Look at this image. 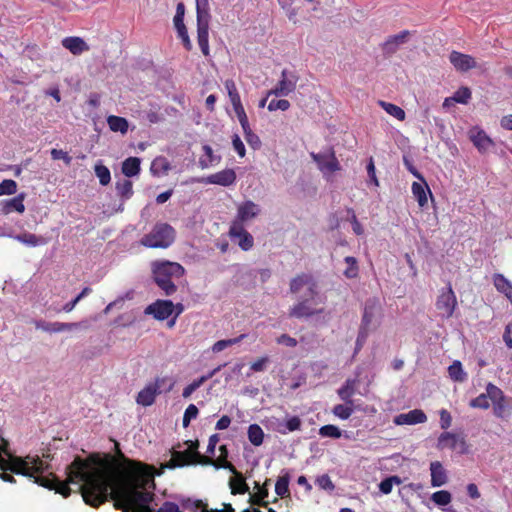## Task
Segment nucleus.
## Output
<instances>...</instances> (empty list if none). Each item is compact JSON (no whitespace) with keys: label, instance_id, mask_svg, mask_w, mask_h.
Returning <instances> with one entry per match:
<instances>
[{"label":"nucleus","instance_id":"obj_1","mask_svg":"<svg viewBox=\"0 0 512 512\" xmlns=\"http://www.w3.org/2000/svg\"><path fill=\"white\" fill-rule=\"evenodd\" d=\"M121 466L115 467L76 458L66 467L67 480L78 485L85 504L97 508L109 497L122 512H154L150 506L155 482L151 468L120 454Z\"/></svg>","mask_w":512,"mask_h":512},{"label":"nucleus","instance_id":"obj_2","mask_svg":"<svg viewBox=\"0 0 512 512\" xmlns=\"http://www.w3.org/2000/svg\"><path fill=\"white\" fill-rule=\"evenodd\" d=\"M43 458L45 460L37 455H27L24 458L12 456L8 451L7 441L0 437V469L34 478L35 483L50 490H55L65 498L68 497L71 489L67 483L59 480L53 473L47 476L42 475L50 468L47 463L50 455H43Z\"/></svg>","mask_w":512,"mask_h":512},{"label":"nucleus","instance_id":"obj_3","mask_svg":"<svg viewBox=\"0 0 512 512\" xmlns=\"http://www.w3.org/2000/svg\"><path fill=\"white\" fill-rule=\"evenodd\" d=\"M153 280L166 296L177 291L174 281L180 279L185 269L179 263L170 261H155L151 264Z\"/></svg>","mask_w":512,"mask_h":512},{"label":"nucleus","instance_id":"obj_4","mask_svg":"<svg viewBox=\"0 0 512 512\" xmlns=\"http://www.w3.org/2000/svg\"><path fill=\"white\" fill-rule=\"evenodd\" d=\"M175 240V230L167 223H157L141 239V244L149 248H168Z\"/></svg>","mask_w":512,"mask_h":512},{"label":"nucleus","instance_id":"obj_5","mask_svg":"<svg viewBox=\"0 0 512 512\" xmlns=\"http://www.w3.org/2000/svg\"><path fill=\"white\" fill-rule=\"evenodd\" d=\"M197 40L202 53L209 55V3L208 0H196Z\"/></svg>","mask_w":512,"mask_h":512},{"label":"nucleus","instance_id":"obj_6","mask_svg":"<svg viewBox=\"0 0 512 512\" xmlns=\"http://www.w3.org/2000/svg\"><path fill=\"white\" fill-rule=\"evenodd\" d=\"M321 302L323 301L318 295L314 296V300H312L311 295L309 293H305V295L300 298L299 302L290 309L289 316L301 319L323 313V308L315 309L312 307L313 304Z\"/></svg>","mask_w":512,"mask_h":512},{"label":"nucleus","instance_id":"obj_7","mask_svg":"<svg viewBox=\"0 0 512 512\" xmlns=\"http://www.w3.org/2000/svg\"><path fill=\"white\" fill-rule=\"evenodd\" d=\"M298 80L299 76L296 72L283 69L279 82L273 89L268 91L267 97L270 95H275L277 97L288 96L296 89Z\"/></svg>","mask_w":512,"mask_h":512},{"label":"nucleus","instance_id":"obj_8","mask_svg":"<svg viewBox=\"0 0 512 512\" xmlns=\"http://www.w3.org/2000/svg\"><path fill=\"white\" fill-rule=\"evenodd\" d=\"M457 306V299L452 287L449 285L447 288H442L437 297L436 308L442 318H450Z\"/></svg>","mask_w":512,"mask_h":512},{"label":"nucleus","instance_id":"obj_9","mask_svg":"<svg viewBox=\"0 0 512 512\" xmlns=\"http://www.w3.org/2000/svg\"><path fill=\"white\" fill-rule=\"evenodd\" d=\"M169 381L167 377H157L154 382L147 384L137 395L136 402L144 407L151 406L161 393V383Z\"/></svg>","mask_w":512,"mask_h":512},{"label":"nucleus","instance_id":"obj_10","mask_svg":"<svg viewBox=\"0 0 512 512\" xmlns=\"http://www.w3.org/2000/svg\"><path fill=\"white\" fill-rule=\"evenodd\" d=\"M236 181V173L233 169H224L206 177L193 178L192 182L203 184H215L223 187L231 186Z\"/></svg>","mask_w":512,"mask_h":512},{"label":"nucleus","instance_id":"obj_11","mask_svg":"<svg viewBox=\"0 0 512 512\" xmlns=\"http://www.w3.org/2000/svg\"><path fill=\"white\" fill-rule=\"evenodd\" d=\"M229 236L233 241H237L238 246L243 251H249L254 245L253 236L244 228L240 222H233L229 229Z\"/></svg>","mask_w":512,"mask_h":512},{"label":"nucleus","instance_id":"obj_12","mask_svg":"<svg viewBox=\"0 0 512 512\" xmlns=\"http://www.w3.org/2000/svg\"><path fill=\"white\" fill-rule=\"evenodd\" d=\"M214 467L216 469H227L235 475V477L229 480V486L231 488L232 494H244L249 491V487L246 484L242 474L236 470L235 466L232 463L228 461H224L223 463H214Z\"/></svg>","mask_w":512,"mask_h":512},{"label":"nucleus","instance_id":"obj_13","mask_svg":"<svg viewBox=\"0 0 512 512\" xmlns=\"http://www.w3.org/2000/svg\"><path fill=\"white\" fill-rule=\"evenodd\" d=\"M468 137L481 154L487 153L495 145L487 133L478 126H474L469 130Z\"/></svg>","mask_w":512,"mask_h":512},{"label":"nucleus","instance_id":"obj_14","mask_svg":"<svg viewBox=\"0 0 512 512\" xmlns=\"http://www.w3.org/2000/svg\"><path fill=\"white\" fill-rule=\"evenodd\" d=\"M174 311V304L170 300H157L154 303L148 305L144 313L146 315H152L155 319L163 321L168 319Z\"/></svg>","mask_w":512,"mask_h":512},{"label":"nucleus","instance_id":"obj_15","mask_svg":"<svg viewBox=\"0 0 512 512\" xmlns=\"http://www.w3.org/2000/svg\"><path fill=\"white\" fill-rule=\"evenodd\" d=\"M311 158L317 164L318 168L323 173H332L339 170V162L335 157V154L331 151L324 153H314L312 152Z\"/></svg>","mask_w":512,"mask_h":512},{"label":"nucleus","instance_id":"obj_16","mask_svg":"<svg viewBox=\"0 0 512 512\" xmlns=\"http://www.w3.org/2000/svg\"><path fill=\"white\" fill-rule=\"evenodd\" d=\"M303 287H307L306 293H309L311 299L314 300V296H317L316 283L308 274L298 275L290 282V291L292 293H299Z\"/></svg>","mask_w":512,"mask_h":512},{"label":"nucleus","instance_id":"obj_17","mask_svg":"<svg viewBox=\"0 0 512 512\" xmlns=\"http://www.w3.org/2000/svg\"><path fill=\"white\" fill-rule=\"evenodd\" d=\"M449 61L453 67L460 72H467L476 67L475 59L458 51H452L449 55Z\"/></svg>","mask_w":512,"mask_h":512},{"label":"nucleus","instance_id":"obj_18","mask_svg":"<svg viewBox=\"0 0 512 512\" xmlns=\"http://www.w3.org/2000/svg\"><path fill=\"white\" fill-rule=\"evenodd\" d=\"M259 213L260 207L258 204L251 200L244 201L238 206L237 216L233 222H240L243 225L244 222L257 217Z\"/></svg>","mask_w":512,"mask_h":512},{"label":"nucleus","instance_id":"obj_19","mask_svg":"<svg viewBox=\"0 0 512 512\" xmlns=\"http://www.w3.org/2000/svg\"><path fill=\"white\" fill-rule=\"evenodd\" d=\"M452 440V443L449 445L451 449H458L460 453H466L468 450L467 443L463 437H460L457 434L444 432L438 438V447L445 448L447 446L446 441Z\"/></svg>","mask_w":512,"mask_h":512},{"label":"nucleus","instance_id":"obj_20","mask_svg":"<svg viewBox=\"0 0 512 512\" xmlns=\"http://www.w3.org/2000/svg\"><path fill=\"white\" fill-rule=\"evenodd\" d=\"M426 420L427 416L422 410L414 409L407 413H401L397 415L394 419V422L397 425H415L424 423Z\"/></svg>","mask_w":512,"mask_h":512},{"label":"nucleus","instance_id":"obj_21","mask_svg":"<svg viewBox=\"0 0 512 512\" xmlns=\"http://www.w3.org/2000/svg\"><path fill=\"white\" fill-rule=\"evenodd\" d=\"M411 190L414 198L418 202V205L421 208H424L428 203L427 194L432 197L431 190L425 179L423 178V180H420V182H413Z\"/></svg>","mask_w":512,"mask_h":512},{"label":"nucleus","instance_id":"obj_22","mask_svg":"<svg viewBox=\"0 0 512 512\" xmlns=\"http://www.w3.org/2000/svg\"><path fill=\"white\" fill-rule=\"evenodd\" d=\"M26 197L25 193H20L14 198L4 200L2 202L1 212L4 215H8L12 212H17L22 214L25 211L24 199Z\"/></svg>","mask_w":512,"mask_h":512},{"label":"nucleus","instance_id":"obj_23","mask_svg":"<svg viewBox=\"0 0 512 512\" xmlns=\"http://www.w3.org/2000/svg\"><path fill=\"white\" fill-rule=\"evenodd\" d=\"M62 45L74 55H80L89 50L88 44L80 37H66L62 40Z\"/></svg>","mask_w":512,"mask_h":512},{"label":"nucleus","instance_id":"obj_24","mask_svg":"<svg viewBox=\"0 0 512 512\" xmlns=\"http://www.w3.org/2000/svg\"><path fill=\"white\" fill-rule=\"evenodd\" d=\"M431 485L433 487L443 486L447 482V474L443 465L439 461L431 462Z\"/></svg>","mask_w":512,"mask_h":512},{"label":"nucleus","instance_id":"obj_25","mask_svg":"<svg viewBox=\"0 0 512 512\" xmlns=\"http://www.w3.org/2000/svg\"><path fill=\"white\" fill-rule=\"evenodd\" d=\"M357 385L356 379H347L344 384L337 390L339 398L346 404L353 405V395Z\"/></svg>","mask_w":512,"mask_h":512},{"label":"nucleus","instance_id":"obj_26","mask_svg":"<svg viewBox=\"0 0 512 512\" xmlns=\"http://www.w3.org/2000/svg\"><path fill=\"white\" fill-rule=\"evenodd\" d=\"M377 307L373 301H367L364 306L360 329L370 332V326L375 318Z\"/></svg>","mask_w":512,"mask_h":512},{"label":"nucleus","instance_id":"obj_27","mask_svg":"<svg viewBox=\"0 0 512 512\" xmlns=\"http://www.w3.org/2000/svg\"><path fill=\"white\" fill-rule=\"evenodd\" d=\"M141 160L138 157H129L122 163V173L126 177H134L140 173Z\"/></svg>","mask_w":512,"mask_h":512},{"label":"nucleus","instance_id":"obj_28","mask_svg":"<svg viewBox=\"0 0 512 512\" xmlns=\"http://www.w3.org/2000/svg\"><path fill=\"white\" fill-rule=\"evenodd\" d=\"M448 374L452 381L463 383L467 380L468 375L464 371L462 363L459 360H455L448 367Z\"/></svg>","mask_w":512,"mask_h":512},{"label":"nucleus","instance_id":"obj_29","mask_svg":"<svg viewBox=\"0 0 512 512\" xmlns=\"http://www.w3.org/2000/svg\"><path fill=\"white\" fill-rule=\"evenodd\" d=\"M107 124L111 131L121 134H126L129 128V123L125 118L115 115L107 117Z\"/></svg>","mask_w":512,"mask_h":512},{"label":"nucleus","instance_id":"obj_30","mask_svg":"<svg viewBox=\"0 0 512 512\" xmlns=\"http://www.w3.org/2000/svg\"><path fill=\"white\" fill-rule=\"evenodd\" d=\"M202 149L204 151V155L200 157L198 162L201 169H207L214 163H218L220 161V157L214 155L213 150L209 145H203Z\"/></svg>","mask_w":512,"mask_h":512},{"label":"nucleus","instance_id":"obj_31","mask_svg":"<svg viewBox=\"0 0 512 512\" xmlns=\"http://www.w3.org/2000/svg\"><path fill=\"white\" fill-rule=\"evenodd\" d=\"M115 188L123 202L129 200L133 196V184L130 180L124 179L122 181H118Z\"/></svg>","mask_w":512,"mask_h":512},{"label":"nucleus","instance_id":"obj_32","mask_svg":"<svg viewBox=\"0 0 512 512\" xmlns=\"http://www.w3.org/2000/svg\"><path fill=\"white\" fill-rule=\"evenodd\" d=\"M170 170V163L165 157L155 158L150 167V171L154 176L166 174Z\"/></svg>","mask_w":512,"mask_h":512},{"label":"nucleus","instance_id":"obj_33","mask_svg":"<svg viewBox=\"0 0 512 512\" xmlns=\"http://www.w3.org/2000/svg\"><path fill=\"white\" fill-rule=\"evenodd\" d=\"M248 439L254 446H260L263 443L264 432L258 424H251L248 427Z\"/></svg>","mask_w":512,"mask_h":512},{"label":"nucleus","instance_id":"obj_34","mask_svg":"<svg viewBox=\"0 0 512 512\" xmlns=\"http://www.w3.org/2000/svg\"><path fill=\"white\" fill-rule=\"evenodd\" d=\"M14 239L30 247H36L43 243L40 237L28 232L14 236Z\"/></svg>","mask_w":512,"mask_h":512},{"label":"nucleus","instance_id":"obj_35","mask_svg":"<svg viewBox=\"0 0 512 512\" xmlns=\"http://www.w3.org/2000/svg\"><path fill=\"white\" fill-rule=\"evenodd\" d=\"M95 175L98 177L101 185L106 186L111 181L110 170L101 162L96 163L94 167Z\"/></svg>","mask_w":512,"mask_h":512},{"label":"nucleus","instance_id":"obj_36","mask_svg":"<svg viewBox=\"0 0 512 512\" xmlns=\"http://www.w3.org/2000/svg\"><path fill=\"white\" fill-rule=\"evenodd\" d=\"M245 337H246V335L242 334L236 338L219 340V341L215 342L214 345L212 346V351L214 353H219V352L223 351L224 349L239 343Z\"/></svg>","mask_w":512,"mask_h":512},{"label":"nucleus","instance_id":"obj_37","mask_svg":"<svg viewBox=\"0 0 512 512\" xmlns=\"http://www.w3.org/2000/svg\"><path fill=\"white\" fill-rule=\"evenodd\" d=\"M219 450L221 452V455L215 461L212 460L211 458L202 456L199 452H196V456L201 459L200 463H202L204 465H213L214 466V463H219V462L223 463L224 461H227L228 449H227L226 445H221L219 447Z\"/></svg>","mask_w":512,"mask_h":512},{"label":"nucleus","instance_id":"obj_38","mask_svg":"<svg viewBox=\"0 0 512 512\" xmlns=\"http://www.w3.org/2000/svg\"><path fill=\"white\" fill-rule=\"evenodd\" d=\"M354 412L353 405L349 404H337L333 407L332 413L342 419L347 420Z\"/></svg>","mask_w":512,"mask_h":512},{"label":"nucleus","instance_id":"obj_39","mask_svg":"<svg viewBox=\"0 0 512 512\" xmlns=\"http://www.w3.org/2000/svg\"><path fill=\"white\" fill-rule=\"evenodd\" d=\"M319 435L321 437L339 439L343 436V432L335 425L328 424L324 425L319 429Z\"/></svg>","mask_w":512,"mask_h":512},{"label":"nucleus","instance_id":"obj_40","mask_svg":"<svg viewBox=\"0 0 512 512\" xmlns=\"http://www.w3.org/2000/svg\"><path fill=\"white\" fill-rule=\"evenodd\" d=\"M493 281L496 289L505 296L509 294V290H512L511 283L502 274H495Z\"/></svg>","mask_w":512,"mask_h":512},{"label":"nucleus","instance_id":"obj_41","mask_svg":"<svg viewBox=\"0 0 512 512\" xmlns=\"http://www.w3.org/2000/svg\"><path fill=\"white\" fill-rule=\"evenodd\" d=\"M380 105L389 115L395 117L396 119L401 121L405 119V112L401 107L384 101H381Z\"/></svg>","mask_w":512,"mask_h":512},{"label":"nucleus","instance_id":"obj_42","mask_svg":"<svg viewBox=\"0 0 512 512\" xmlns=\"http://www.w3.org/2000/svg\"><path fill=\"white\" fill-rule=\"evenodd\" d=\"M472 93L468 87L459 88L451 97L454 103L467 104L471 99Z\"/></svg>","mask_w":512,"mask_h":512},{"label":"nucleus","instance_id":"obj_43","mask_svg":"<svg viewBox=\"0 0 512 512\" xmlns=\"http://www.w3.org/2000/svg\"><path fill=\"white\" fill-rule=\"evenodd\" d=\"M35 328L40 329L49 333H59V322H47L44 320H34L33 321Z\"/></svg>","mask_w":512,"mask_h":512},{"label":"nucleus","instance_id":"obj_44","mask_svg":"<svg viewBox=\"0 0 512 512\" xmlns=\"http://www.w3.org/2000/svg\"><path fill=\"white\" fill-rule=\"evenodd\" d=\"M451 494L446 490H440L434 492L431 496V500L438 506H446L451 502Z\"/></svg>","mask_w":512,"mask_h":512},{"label":"nucleus","instance_id":"obj_45","mask_svg":"<svg viewBox=\"0 0 512 512\" xmlns=\"http://www.w3.org/2000/svg\"><path fill=\"white\" fill-rule=\"evenodd\" d=\"M486 395L488 399H490L493 402L504 400L505 395L503 391L494 385L493 383H488L486 386Z\"/></svg>","mask_w":512,"mask_h":512},{"label":"nucleus","instance_id":"obj_46","mask_svg":"<svg viewBox=\"0 0 512 512\" xmlns=\"http://www.w3.org/2000/svg\"><path fill=\"white\" fill-rule=\"evenodd\" d=\"M275 492L280 497H284L289 493V477L287 475L278 478L275 484Z\"/></svg>","mask_w":512,"mask_h":512},{"label":"nucleus","instance_id":"obj_47","mask_svg":"<svg viewBox=\"0 0 512 512\" xmlns=\"http://www.w3.org/2000/svg\"><path fill=\"white\" fill-rule=\"evenodd\" d=\"M345 263L348 265L347 269L344 271V275L347 278H355L358 274V266L356 258L352 256H347L344 259Z\"/></svg>","mask_w":512,"mask_h":512},{"label":"nucleus","instance_id":"obj_48","mask_svg":"<svg viewBox=\"0 0 512 512\" xmlns=\"http://www.w3.org/2000/svg\"><path fill=\"white\" fill-rule=\"evenodd\" d=\"M244 137L246 142L249 144L251 148L254 150L259 149L261 147V140L257 134H255L251 128H248L247 130H243Z\"/></svg>","mask_w":512,"mask_h":512},{"label":"nucleus","instance_id":"obj_49","mask_svg":"<svg viewBox=\"0 0 512 512\" xmlns=\"http://www.w3.org/2000/svg\"><path fill=\"white\" fill-rule=\"evenodd\" d=\"M17 192V183L14 180L6 179L0 183V196L13 195Z\"/></svg>","mask_w":512,"mask_h":512},{"label":"nucleus","instance_id":"obj_50","mask_svg":"<svg viewBox=\"0 0 512 512\" xmlns=\"http://www.w3.org/2000/svg\"><path fill=\"white\" fill-rule=\"evenodd\" d=\"M187 456L183 452H175L172 459L166 464V467L169 469H173L176 467H181L187 464L186 460Z\"/></svg>","mask_w":512,"mask_h":512},{"label":"nucleus","instance_id":"obj_51","mask_svg":"<svg viewBox=\"0 0 512 512\" xmlns=\"http://www.w3.org/2000/svg\"><path fill=\"white\" fill-rule=\"evenodd\" d=\"M91 288L90 287H85L83 288V290L70 302L66 303L64 306H63V310L65 312H71L75 306L77 305V303L83 299L85 296L89 295L91 293Z\"/></svg>","mask_w":512,"mask_h":512},{"label":"nucleus","instance_id":"obj_52","mask_svg":"<svg viewBox=\"0 0 512 512\" xmlns=\"http://www.w3.org/2000/svg\"><path fill=\"white\" fill-rule=\"evenodd\" d=\"M198 413H199V411H198V408L196 405H194V404L188 405V407L186 408L184 415H183V426L187 427L190 424L191 420L197 418Z\"/></svg>","mask_w":512,"mask_h":512},{"label":"nucleus","instance_id":"obj_53","mask_svg":"<svg viewBox=\"0 0 512 512\" xmlns=\"http://www.w3.org/2000/svg\"><path fill=\"white\" fill-rule=\"evenodd\" d=\"M301 419L298 416L290 417L284 424L286 430L280 429L279 432L285 434L288 432H294L300 429L301 427Z\"/></svg>","mask_w":512,"mask_h":512},{"label":"nucleus","instance_id":"obj_54","mask_svg":"<svg viewBox=\"0 0 512 512\" xmlns=\"http://www.w3.org/2000/svg\"><path fill=\"white\" fill-rule=\"evenodd\" d=\"M316 485L325 491L332 492L335 488L331 478L327 474H323L316 479Z\"/></svg>","mask_w":512,"mask_h":512},{"label":"nucleus","instance_id":"obj_55","mask_svg":"<svg viewBox=\"0 0 512 512\" xmlns=\"http://www.w3.org/2000/svg\"><path fill=\"white\" fill-rule=\"evenodd\" d=\"M184 15H185V6L182 2H179L176 7V13L173 18V23L175 28L184 27Z\"/></svg>","mask_w":512,"mask_h":512},{"label":"nucleus","instance_id":"obj_56","mask_svg":"<svg viewBox=\"0 0 512 512\" xmlns=\"http://www.w3.org/2000/svg\"><path fill=\"white\" fill-rule=\"evenodd\" d=\"M470 406L473 408L488 409L490 407V404L486 393H482L476 398L472 399L470 401Z\"/></svg>","mask_w":512,"mask_h":512},{"label":"nucleus","instance_id":"obj_57","mask_svg":"<svg viewBox=\"0 0 512 512\" xmlns=\"http://www.w3.org/2000/svg\"><path fill=\"white\" fill-rule=\"evenodd\" d=\"M347 213L348 215L350 216L349 217V221L351 222L352 224V229H353V232L356 234V235H362L364 233V229L361 225V223L358 221L353 209L351 208H348L347 209Z\"/></svg>","mask_w":512,"mask_h":512},{"label":"nucleus","instance_id":"obj_58","mask_svg":"<svg viewBox=\"0 0 512 512\" xmlns=\"http://www.w3.org/2000/svg\"><path fill=\"white\" fill-rule=\"evenodd\" d=\"M290 107V102L285 99H279V100H271L268 104V110L269 111H276V110H282L286 111Z\"/></svg>","mask_w":512,"mask_h":512},{"label":"nucleus","instance_id":"obj_59","mask_svg":"<svg viewBox=\"0 0 512 512\" xmlns=\"http://www.w3.org/2000/svg\"><path fill=\"white\" fill-rule=\"evenodd\" d=\"M203 384V379H195L193 382H191L183 389L182 396L186 399L189 398L192 395V393H194Z\"/></svg>","mask_w":512,"mask_h":512},{"label":"nucleus","instance_id":"obj_60","mask_svg":"<svg viewBox=\"0 0 512 512\" xmlns=\"http://www.w3.org/2000/svg\"><path fill=\"white\" fill-rule=\"evenodd\" d=\"M232 145L239 157L243 158L246 154V149L238 134L232 136Z\"/></svg>","mask_w":512,"mask_h":512},{"label":"nucleus","instance_id":"obj_61","mask_svg":"<svg viewBox=\"0 0 512 512\" xmlns=\"http://www.w3.org/2000/svg\"><path fill=\"white\" fill-rule=\"evenodd\" d=\"M175 29L177 31L178 37L182 40L184 47L187 50H191L192 43L190 41V38H189V35H188V32H187L186 26L178 27V28H175Z\"/></svg>","mask_w":512,"mask_h":512},{"label":"nucleus","instance_id":"obj_62","mask_svg":"<svg viewBox=\"0 0 512 512\" xmlns=\"http://www.w3.org/2000/svg\"><path fill=\"white\" fill-rule=\"evenodd\" d=\"M235 114L238 118V121L242 127L243 130H247L250 128L248 117L246 115V112L244 110V107H240L239 110H234Z\"/></svg>","mask_w":512,"mask_h":512},{"label":"nucleus","instance_id":"obj_63","mask_svg":"<svg viewBox=\"0 0 512 512\" xmlns=\"http://www.w3.org/2000/svg\"><path fill=\"white\" fill-rule=\"evenodd\" d=\"M452 417L446 409L440 411V426L442 429H448L451 426Z\"/></svg>","mask_w":512,"mask_h":512},{"label":"nucleus","instance_id":"obj_64","mask_svg":"<svg viewBox=\"0 0 512 512\" xmlns=\"http://www.w3.org/2000/svg\"><path fill=\"white\" fill-rule=\"evenodd\" d=\"M156 512H182L176 503L166 501Z\"/></svg>","mask_w":512,"mask_h":512}]
</instances>
